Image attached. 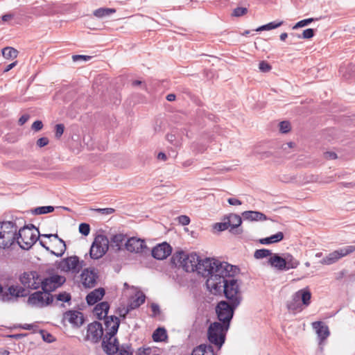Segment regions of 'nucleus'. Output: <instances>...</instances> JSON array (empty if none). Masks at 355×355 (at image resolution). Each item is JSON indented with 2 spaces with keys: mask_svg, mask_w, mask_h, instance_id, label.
Here are the masks:
<instances>
[{
  "mask_svg": "<svg viewBox=\"0 0 355 355\" xmlns=\"http://www.w3.org/2000/svg\"><path fill=\"white\" fill-rule=\"evenodd\" d=\"M109 244L110 241L106 236L97 235L90 248V257L93 259H98L103 257L109 249Z\"/></svg>",
  "mask_w": 355,
  "mask_h": 355,
  "instance_id": "nucleus-8",
  "label": "nucleus"
},
{
  "mask_svg": "<svg viewBox=\"0 0 355 355\" xmlns=\"http://www.w3.org/2000/svg\"><path fill=\"white\" fill-rule=\"evenodd\" d=\"M54 207L52 206H43L35 209L33 213L37 215L45 214L53 211Z\"/></svg>",
  "mask_w": 355,
  "mask_h": 355,
  "instance_id": "nucleus-42",
  "label": "nucleus"
},
{
  "mask_svg": "<svg viewBox=\"0 0 355 355\" xmlns=\"http://www.w3.org/2000/svg\"><path fill=\"white\" fill-rule=\"evenodd\" d=\"M221 293H223L225 297L230 303H233L234 306H238L242 301V294L240 288V284L234 276L227 279L221 285Z\"/></svg>",
  "mask_w": 355,
  "mask_h": 355,
  "instance_id": "nucleus-2",
  "label": "nucleus"
},
{
  "mask_svg": "<svg viewBox=\"0 0 355 355\" xmlns=\"http://www.w3.org/2000/svg\"><path fill=\"white\" fill-rule=\"evenodd\" d=\"M315 20H317V19H314V18H308V19H302V20L298 21L297 23H296L295 25L293 27V29H297V28H299L301 27L308 26L311 22H313Z\"/></svg>",
  "mask_w": 355,
  "mask_h": 355,
  "instance_id": "nucleus-43",
  "label": "nucleus"
},
{
  "mask_svg": "<svg viewBox=\"0 0 355 355\" xmlns=\"http://www.w3.org/2000/svg\"><path fill=\"white\" fill-rule=\"evenodd\" d=\"M237 306H234L233 303L226 301H220L216 307L217 317L220 323L230 327V322L233 318L234 312Z\"/></svg>",
  "mask_w": 355,
  "mask_h": 355,
  "instance_id": "nucleus-9",
  "label": "nucleus"
},
{
  "mask_svg": "<svg viewBox=\"0 0 355 355\" xmlns=\"http://www.w3.org/2000/svg\"><path fill=\"white\" fill-rule=\"evenodd\" d=\"M167 338V333L164 327L157 328L153 334V339L155 342H162Z\"/></svg>",
  "mask_w": 355,
  "mask_h": 355,
  "instance_id": "nucleus-35",
  "label": "nucleus"
},
{
  "mask_svg": "<svg viewBox=\"0 0 355 355\" xmlns=\"http://www.w3.org/2000/svg\"><path fill=\"white\" fill-rule=\"evenodd\" d=\"M2 54L6 59L15 58L17 56L18 51L12 47H6L2 49Z\"/></svg>",
  "mask_w": 355,
  "mask_h": 355,
  "instance_id": "nucleus-40",
  "label": "nucleus"
},
{
  "mask_svg": "<svg viewBox=\"0 0 355 355\" xmlns=\"http://www.w3.org/2000/svg\"><path fill=\"white\" fill-rule=\"evenodd\" d=\"M283 23H284L283 21H272L267 24L259 26V28H257L256 29V31L259 32V31H270L272 29H275V28H277L281 26L283 24Z\"/></svg>",
  "mask_w": 355,
  "mask_h": 355,
  "instance_id": "nucleus-38",
  "label": "nucleus"
},
{
  "mask_svg": "<svg viewBox=\"0 0 355 355\" xmlns=\"http://www.w3.org/2000/svg\"><path fill=\"white\" fill-rule=\"evenodd\" d=\"M171 251V245L166 243H163L153 248L152 256L156 259L162 260L169 256Z\"/></svg>",
  "mask_w": 355,
  "mask_h": 355,
  "instance_id": "nucleus-21",
  "label": "nucleus"
},
{
  "mask_svg": "<svg viewBox=\"0 0 355 355\" xmlns=\"http://www.w3.org/2000/svg\"><path fill=\"white\" fill-rule=\"evenodd\" d=\"M178 221L182 225H187L190 223V218L186 215H181L178 217Z\"/></svg>",
  "mask_w": 355,
  "mask_h": 355,
  "instance_id": "nucleus-56",
  "label": "nucleus"
},
{
  "mask_svg": "<svg viewBox=\"0 0 355 355\" xmlns=\"http://www.w3.org/2000/svg\"><path fill=\"white\" fill-rule=\"evenodd\" d=\"M146 300L145 295L141 292H138L136 294V297L133 298L128 305L127 306V309L125 311L123 314H120V316L123 317V318H125V315L132 310L135 309L138 307H139L142 304L144 303Z\"/></svg>",
  "mask_w": 355,
  "mask_h": 355,
  "instance_id": "nucleus-24",
  "label": "nucleus"
},
{
  "mask_svg": "<svg viewBox=\"0 0 355 355\" xmlns=\"http://www.w3.org/2000/svg\"><path fill=\"white\" fill-rule=\"evenodd\" d=\"M224 220L228 223L230 227H231L230 231L232 230L239 227L242 223L241 217L236 214H230V215L224 217Z\"/></svg>",
  "mask_w": 355,
  "mask_h": 355,
  "instance_id": "nucleus-32",
  "label": "nucleus"
},
{
  "mask_svg": "<svg viewBox=\"0 0 355 355\" xmlns=\"http://www.w3.org/2000/svg\"><path fill=\"white\" fill-rule=\"evenodd\" d=\"M49 144V139L47 137H41L37 141V145L42 148Z\"/></svg>",
  "mask_w": 355,
  "mask_h": 355,
  "instance_id": "nucleus-57",
  "label": "nucleus"
},
{
  "mask_svg": "<svg viewBox=\"0 0 355 355\" xmlns=\"http://www.w3.org/2000/svg\"><path fill=\"white\" fill-rule=\"evenodd\" d=\"M53 301V297L51 293L44 291H36L31 294L28 298V304L35 307H44L49 305Z\"/></svg>",
  "mask_w": 355,
  "mask_h": 355,
  "instance_id": "nucleus-11",
  "label": "nucleus"
},
{
  "mask_svg": "<svg viewBox=\"0 0 355 355\" xmlns=\"http://www.w3.org/2000/svg\"><path fill=\"white\" fill-rule=\"evenodd\" d=\"M110 309V305L107 302H102L98 304L94 309V315L98 320L105 318Z\"/></svg>",
  "mask_w": 355,
  "mask_h": 355,
  "instance_id": "nucleus-29",
  "label": "nucleus"
},
{
  "mask_svg": "<svg viewBox=\"0 0 355 355\" xmlns=\"http://www.w3.org/2000/svg\"><path fill=\"white\" fill-rule=\"evenodd\" d=\"M24 291V289L21 287L12 285L6 291L2 292L1 300L4 302L10 301L13 297H19Z\"/></svg>",
  "mask_w": 355,
  "mask_h": 355,
  "instance_id": "nucleus-25",
  "label": "nucleus"
},
{
  "mask_svg": "<svg viewBox=\"0 0 355 355\" xmlns=\"http://www.w3.org/2000/svg\"><path fill=\"white\" fill-rule=\"evenodd\" d=\"M40 334L42 336V338L44 341H46L47 343H52L54 340L53 336L51 334H49L44 330H40Z\"/></svg>",
  "mask_w": 355,
  "mask_h": 355,
  "instance_id": "nucleus-52",
  "label": "nucleus"
},
{
  "mask_svg": "<svg viewBox=\"0 0 355 355\" xmlns=\"http://www.w3.org/2000/svg\"><path fill=\"white\" fill-rule=\"evenodd\" d=\"M217 261L214 259L205 258L200 259L199 258V264H198L196 272L200 274L204 277H208L211 274L213 268L215 263H217Z\"/></svg>",
  "mask_w": 355,
  "mask_h": 355,
  "instance_id": "nucleus-17",
  "label": "nucleus"
},
{
  "mask_svg": "<svg viewBox=\"0 0 355 355\" xmlns=\"http://www.w3.org/2000/svg\"><path fill=\"white\" fill-rule=\"evenodd\" d=\"M151 310L155 314H157L159 313V306L157 304H151Z\"/></svg>",
  "mask_w": 355,
  "mask_h": 355,
  "instance_id": "nucleus-64",
  "label": "nucleus"
},
{
  "mask_svg": "<svg viewBox=\"0 0 355 355\" xmlns=\"http://www.w3.org/2000/svg\"><path fill=\"white\" fill-rule=\"evenodd\" d=\"M228 325L220 322L211 323L207 330V338L211 344L220 349L225 341L226 334L229 329Z\"/></svg>",
  "mask_w": 355,
  "mask_h": 355,
  "instance_id": "nucleus-4",
  "label": "nucleus"
},
{
  "mask_svg": "<svg viewBox=\"0 0 355 355\" xmlns=\"http://www.w3.org/2000/svg\"><path fill=\"white\" fill-rule=\"evenodd\" d=\"M127 236L123 234H117L112 235L110 238V243L112 248L116 251H119L122 247L125 246V243L127 241Z\"/></svg>",
  "mask_w": 355,
  "mask_h": 355,
  "instance_id": "nucleus-26",
  "label": "nucleus"
},
{
  "mask_svg": "<svg viewBox=\"0 0 355 355\" xmlns=\"http://www.w3.org/2000/svg\"><path fill=\"white\" fill-rule=\"evenodd\" d=\"M103 328L99 322H94L88 324L86 339L94 343H98L103 338Z\"/></svg>",
  "mask_w": 355,
  "mask_h": 355,
  "instance_id": "nucleus-15",
  "label": "nucleus"
},
{
  "mask_svg": "<svg viewBox=\"0 0 355 355\" xmlns=\"http://www.w3.org/2000/svg\"><path fill=\"white\" fill-rule=\"evenodd\" d=\"M355 71V66L349 64L347 67L341 66L340 67V73L345 78L349 79L351 76V73Z\"/></svg>",
  "mask_w": 355,
  "mask_h": 355,
  "instance_id": "nucleus-37",
  "label": "nucleus"
},
{
  "mask_svg": "<svg viewBox=\"0 0 355 355\" xmlns=\"http://www.w3.org/2000/svg\"><path fill=\"white\" fill-rule=\"evenodd\" d=\"M227 202L231 205H241L242 204V202L240 200L234 198H228Z\"/></svg>",
  "mask_w": 355,
  "mask_h": 355,
  "instance_id": "nucleus-61",
  "label": "nucleus"
},
{
  "mask_svg": "<svg viewBox=\"0 0 355 355\" xmlns=\"http://www.w3.org/2000/svg\"><path fill=\"white\" fill-rule=\"evenodd\" d=\"M63 318L76 327H80L84 322L83 315L78 311H68L64 313Z\"/></svg>",
  "mask_w": 355,
  "mask_h": 355,
  "instance_id": "nucleus-22",
  "label": "nucleus"
},
{
  "mask_svg": "<svg viewBox=\"0 0 355 355\" xmlns=\"http://www.w3.org/2000/svg\"><path fill=\"white\" fill-rule=\"evenodd\" d=\"M291 130V124L288 121H284L279 123V130L282 133H287Z\"/></svg>",
  "mask_w": 355,
  "mask_h": 355,
  "instance_id": "nucleus-47",
  "label": "nucleus"
},
{
  "mask_svg": "<svg viewBox=\"0 0 355 355\" xmlns=\"http://www.w3.org/2000/svg\"><path fill=\"white\" fill-rule=\"evenodd\" d=\"M64 130V126L63 124L60 123L57 124L55 125V137L57 139L60 138V137L62 135Z\"/></svg>",
  "mask_w": 355,
  "mask_h": 355,
  "instance_id": "nucleus-51",
  "label": "nucleus"
},
{
  "mask_svg": "<svg viewBox=\"0 0 355 355\" xmlns=\"http://www.w3.org/2000/svg\"><path fill=\"white\" fill-rule=\"evenodd\" d=\"M145 247V243L140 239L132 237L128 239L125 243V249L131 252L139 253Z\"/></svg>",
  "mask_w": 355,
  "mask_h": 355,
  "instance_id": "nucleus-23",
  "label": "nucleus"
},
{
  "mask_svg": "<svg viewBox=\"0 0 355 355\" xmlns=\"http://www.w3.org/2000/svg\"><path fill=\"white\" fill-rule=\"evenodd\" d=\"M84 265V261H80L79 257L74 255L62 259L58 262L57 267L61 271L78 274Z\"/></svg>",
  "mask_w": 355,
  "mask_h": 355,
  "instance_id": "nucleus-10",
  "label": "nucleus"
},
{
  "mask_svg": "<svg viewBox=\"0 0 355 355\" xmlns=\"http://www.w3.org/2000/svg\"><path fill=\"white\" fill-rule=\"evenodd\" d=\"M79 232L84 236H87L90 232L89 225L87 223H81L79 225Z\"/></svg>",
  "mask_w": 355,
  "mask_h": 355,
  "instance_id": "nucleus-48",
  "label": "nucleus"
},
{
  "mask_svg": "<svg viewBox=\"0 0 355 355\" xmlns=\"http://www.w3.org/2000/svg\"><path fill=\"white\" fill-rule=\"evenodd\" d=\"M268 263L274 268L284 271L286 270V261L284 257H281L278 254H272L268 259Z\"/></svg>",
  "mask_w": 355,
  "mask_h": 355,
  "instance_id": "nucleus-27",
  "label": "nucleus"
},
{
  "mask_svg": "<svg viewBox=\"0 0 355 355\" xmlns=\"http://www.w3.org/2000/svg\"><path fill=\"white\" fill-rule=\"evenodd\" d=\"M95 211L103 215H110L113 214L115 210L113 208H98L96 209Z\"/></svg>",
  "mask_w": 355,
  "mask_h": 355,
  "instance_id": "nucleus-55",
  "label": "nucleus"
},
{
  "mask_svg": "<svg viewBox=\"0 0 355 355\" xmlns=\"http://www.w3.org/2000/svg\"><path fill=\"white\" fill-rule=\"evenodd\" d=\"M101 347L107 355H114L119 349V343L116 338L110 335H104L102 338Z\"/></svg>",
  "mask_w": 355,
  "mask_h": 355,
  "instance_id": "nucleus-16",
  "label": "nucleus"
},
{
  "mask_svg": "<svg viewBox=\"0 0 355 355\" xmlns=\"http://www.w3.org/2000/svg\"><path fill=\"white\" fill-rule=\"evenodd\" d=\"M286 261V270L296 268L300 265V261L289 253L284 254Z\"/></svg>",
  "mask_w": 355,
  "mask_h": 355,
  "instance_id": "nucleus-34",
  "label": "nucleus"
},
{
  "mask_svg": "<svg viewBox=\"0 0 355 355\" xmlns=\"http://www.w3.org/2000/svg\"><path fill=\"white\" fill-rule=\"evenodd\" d=\"M248 12L246 8L238 7L233 11V15L235 17H241L244 15Z\"/></svg>",
  "mask_w": 355,
  "mask_h": 355,
  "instance_id": "nucleus-54",
  "label": "nucleus"
},
{
  "mask_svg": "<svg viewBox=\"0 0 355 355\" xmlns=\"http://www.w3.org/2000/svg\"><path fill=\"white\" fill-rule=\"evenodd\" d=\"M311 293L308 288L301 289L295 293L288 302L287 308L290 311L300 312L302 306H308L311 303Z\"/></svg>",
  "mask_w": 355,
  "mask_h": 355,
  "instance_id": "nucleus-7",
  "label": "nucleus"
},
{
  "mask_svg": "<svg viewBox=\"0 0 355 355\" xmlns=\"http://www.w3.org/2000/svg\"><path fill=\"white\" fill-rule=\"evenodd\" d=\"M90 58H91V56L83 55H73V57H72V59L73 61H77L79 60L87 61V60H90Z\"/></svg>",
  "mask_w": 355,
  "mask_h": 355,
  "instance_id": "nucleus-60",
  "label": "nucleus"
},
{
  "mask_svg": "<svg viewBox=\"0 0 355 355\" xmlns=\"http://www.w3.org/2000/svg\"><path fill=\"white\" fill-rule=\"evenodd\" d=\"M51 237H54L59 241L60 248L58 252H55L54 251H51V253L58 257H62L67 249L65 242L62 239H60L57 234H52Z\"/></svg>",
  "mask_w": 355,
  "mask_h": 355,
  "instance_id": "nucleus-39",
  "label": "nucleus"
},
{
  "mask_svg": "<svg viewBox=\"0 0 355 355\" xmlns=\"http://www.w3.org/2000/svg\"><path fill=\"white\" fill-rule=\"evenodd\" d=\"M272 253L270 250L268 249H259L257 250L254 253V257L257 259L266 258L268 256H272Z\"/></svg>",
  "mask_w": 355,
  "mask_h": 355,
  "instance_id": "nucleus-41",
  "label": "nucleus"
},
{
  "mask_svg": "<svg viewBox=\"0 0 355 355\" xmlns=\"http://www.w3.org/2000/svg\"><path fill=\"white\" fill-rule=\"evenodd\" d=\"M315 32L313 28H307L304 30L302 34V35H299L297 36L298 38H304V39H311L314 36Z\"/></svg>",
  "mask_w": 355,
  "mask_h": 355,
  "instance_id": "nucleus-45",
  "label": "nucleus"
},
{
  "mask_svg": "<svg viewBox=\"0 0 355 355\" xmlns=\"http://www.w3.org/2000/svg\"><path fill=\"white\" fill-rule=\"evenodd\" d=\"M56 299L58 301L67 302L71 300V295L70 294L64 292L57 295Z\"/></svg>",
  "mask_w": 355,
  "mask_h": 355,
  "instance_id": "nucleus-50",
  "label": "nucleus"
},
{
  "mask_svg": "<svg viewBox=\"0 0 355 355\" xmlns=\"http://www.w3.org/2000/svg\"><path fill=\"white\" fill-rule=\"evenodd\" d=\"M30 116L28 114H23L19 119V124L22 125H24Z\"/></svg>",
  "mask_w": 355,
  "mask_h": 355,
  "instance_id": "nucleus-62",
  "label": "nucleus"
},
{
  "mask_svg": "<svg viewBox=\"0 0 355 355\" xmlns=\"http://www.w3.org/2000/svg\"><path fill=\"white\" fill-rule=\"evenodd\" d=\"M166 139L170 144H173L175 146H180V140L177 139L176 136L174 134H168L166 135Z\"/></svg>",
  "mask_w": 355,
  "mask_h": 355,
  "instance_id": "nucleus-46",
  "label": "nucleus"
},
{
  "mask_svg": "<svg viewBox=\"0 0 355 355\" xmlns=\"http://www.w3.org/2000/svg\"><path fill=\"white\" fill-rule=\"evenodd\" d=\"M191 355H214V353L211 345L201 344L193 349Z\"/></svg>",
  "mask_w": 355,
  "mask_h": 355,
  "instance_id": "nucleus-31",
  "label": "nucleus"
},
{
  "mask_svg": "<svg viewBox=\"0 0 355 355\" xmlns=\"http://www.w3.org/2000/svg\"><path fill=\"white\" fill-rule=\"evenodd\" d=\"M284 239V234L282 232H279L275 234H273L269 237L261 239L259 240V243L263 245H268L270 243L281 241Z\"/></svg>",
  "mask_w": 355,
  "mask_h": 355,
  "instance_id": "nucleus-33",
  "label": "nucleus"
},
{
  "mask_svg": "<svg viewBox=\"0 0 355 355\" xmlns=\"http://www.w3.org/2000/svg\"><path fill=\"white\" fill-rule=\"evenodd\" d=\"M118 352L119 355H132L131 347L128 345H122Z\"/></svg>",
  "mask_w": 355,
  "mask_h": 355,
  "instance_id": "nucleus-49",
  "label": "nucleus"
},
{
  "mask_svg": "<svg viewBox=\"0 0 355 355\" xmlns=\"http://www.w3.org/2000/svg\"><path fill=\"white\" fill-rule=\"evenodd\" d=\"M242 216L244 220L249 221H263L267 219L264 214L256 211H245L242 213Z\"/></svg>",
  "mask_w": 355,
  "mask_h": 355,
  "instance_id": "nucleus-30",
  "label": "nucleus"
},
{
  "mask_svg": "<svg viewBox=\"0 0 355 355\" xmlns=\"http://www.w3.org/2000/svg\"><path fill=\"white\" fill-rule=\"evenodd\" d=\"M312 327L318 336L319 345H322L330 334L328 326L322 321H316L312 323Z\"/></svg>",
  "mask_w": 355,
  "mask_h": 355,
  "instance_id": "nucleus-18",
  "label": "nucleus"
},
{
  "mask_svg": "<svg viewBox=\"0 0 355 355\" xmlns=\"http://www.w3.org/2000/svg\"><path fill=\"white\" fill-rule=\"evenodd\" d=\"M97 273L94 269L86 268L81 273V280L85 288H93L96 284Z\"/></svg>",
  "mask_w": 355,
  "mask_h": 355,
  "instance_id": "nucleus-19",
  "label": "nucleus"
},
{
  "mask_svg": "<svg viewBox=\"0 0 355 355\" xmlns=\"http://www.w3.org/2000/svg\"><path fill=\"white\" fill-rule=\"evenodd\" d=\"M354 251L355 245L345 246L329 253L320 261V263L323 265H331Z\"/></svg>",
  "mask_w": 355,
  "mask_h": 355,
  "instance_id": "nucleus-12",
  "label": "nucleus"
},
{
  "mask_svg": "<svg viewBox=\"0 0 355 355\" xmlns=\"http://www.w3.org/2000/svg\"><path fill=\"white\" fill-rule=\"evenodd\" d=\"M193 164V160L192 159H187L181 163V166L183 168H187L191 166Z\"/></svg>",
  "mask_w": 355,
  "mask_h": 355,
  "instance_id": "nucleus-63",
  "label": "nucleus"
},
{
  "mask_svg": "<svg viewBox=\"0 0 355 355\" xmlns=\"http://www.w3.org/2000/svg\"><path fill=\"white\" fill-rule=\"evenodd\" d=\"M324 157L327 159H336L337 155L334 152L327 151L324 153Z\"/></svg>",
  "mask_w": 355,
  "mask_h": 355,
  "instance_id": "nucleus-59",
  "label": "nucleus"
},
{
  "mask_svg": "<svg viewBox=\"0 0 355 355\" xmlns=\"http://www.w3.org/2000/svg\"><path fill=\"white\" fill-rule=\"evenodd\" d=\"M65 280L64 277L54 275L44 279L41 278L40 286L44 293H51V292L61 286L64 283Z\"/></svg>",
  "mask_w": 355,
  "mask_h": 355,
  "instance_id": "nucleus-13",
  "label": "nucleus"
},
{
  "mask_svg": "<svg viewBox=\"0 0 355 355\" xmlns=\"http://www.w3.org/2000/svg\"><path fill=\"white\" fill-rule=\"evenodd\" d=\"M116 12L114 8H100L94 11L93 14L98 18H103Z\"/></svg>",
  "mask_w": 355,
  "mask_h": 355,
  "instance_id": "nucleus-36",
  "label": "nucleus"
},
{
  "mask_svg": "<svg viewBox=\"0 0 355 355\" xmlns=\"http://www.w3.org/2000/svg\"><path fill=\"white\" fill-rule=\"evenodd\" d=\"M120 324L119 318L114 315L106 317L105 318V335H110L114 336Z\"/></svg>",
  "mask_w": 355,
  "mask_h": 355,
  "instance_id": "nucleus-20",
  "label": "nucleus"
},
{
  "mask_svg": "<svg viewBox=\"0 0 355 355\" xmlns=\"http://www.w3.org/2000/svg\"><path fill=\"white\" fill-rule=\"evenodd\" d=\"M259 69L262 72H268L271 69V66L266 61H261L259 64Z\"/></svg>",
  "mask_w": 355,
  "mask_h": 355,
  "instance_id": "nucleus-53",
  "label": "nucleus"
},
{
  "mask_svg": "<svg viewBox=\"0 0 355 355\" xmlns=\"http://www.w3.org/2000/svg\"><path fill=\"white\" fill-rule=\"evenodd\" d=\"M21 284L30 289H37L40 287L41 277L36 271L24 272L19 277Z\"/></svg>",
  "mask_w": 355,
  "mask_h": 355,
  "instance_id": "nucleus-14",
  "label": "nucleus"
},
{
  "mask_svg": "<svg viewBox=\"0 0 355 355\" xmlns=\"http://www.w3.org/2000/svg\"><path fill=\"white\" fill-rule=\"evenodd\" d=\"M32 129L35 131H39L43 128V123L41 121H35L32 124Z\"/></svg>",
  "mask_w": 355,
  "mask_h": 355,
  "instance_id": "nucleus-58",
  "label": "nucleus"
},
{
  "mask_svg": "<svg viewBox=\"0 0 355 355\" xmlns=\"http://www.w3.org/2000/svg\"><path fill=\"white\" fill-rule=\"evenodd\" d=\"M25 226L17 232L16 242L24 250H28L38 240L39 231L33 225Z\"/></svg>",
  "mask_w": 355,
  "mask_h": 355,
  "instance_id": "nucleus-5",
  "label": "nucleus"
},
{
  "mask_svg": "<svg viewBox=\"0 0 355 355\" xmlns=\"http://www.w3.org/2000/svg\"><path fill=\"white\" fill-rule=\"evenodd\" d=\"M239 271L236 266H232L227 262L217 261L214 267L206 281V286L208 290L214 295L221 294V284L227 279L234 276Z\"/></svg>",
  "mask_w": 355,
  "mask_h": 355,
  "instance_id": "nucleus-1",
  "label": "nucleus"
},
{
  "mask_svg": "<svg viewBox=\"0 0 355 355\" xmlns=\"http://www.w3.org/2000/svg\"><path fill=\"white\" fill-rule=\"evenodd\" d=\"M17 226L12 221H4L0 225V248L11 246L17 238Z\"/></svg>",
  "mask_w": 355,
  "mask_h": 355,
  "instance_id": "nucleus-6",
  "label": "nucleus"
},
{
  "mask_svg": "<svg viewBox=\"0 0 355 355\" xmlns=\"http://www.w3.org/2000/svg\"><path fill=\"white\" fill-rule=\"evenodd\" d=\"M199 257L196 252L187 254L180 251L174 254L172 259L175 265H178L186 272H194L199 264Z\"/></svg>",
  "mask_w": 355,
  "mask_h": 355,
  "instance_id": "nucleus-3",
  "label": "nucleus"
},
{
  "mask_svg": "<svg viewBox=\"0 0 355 355\" xmlns=\"http://www.w3.org/2000/svg\"><path fill=\"white\" fill-rule=\"evenodd\" d=\"M105 295V290L103 288L94 289L86 297V301L89 305H94L100 301Z\"/></svg>",
  "mask_w": 355,
  "mask_h": 355,
  "instance_id": "nucleus-28",
  "label": "nucleus"
},
{
  "mask_svg": "<svg viewBox=\"0 0 355 355\" xmlns=\"http://www.w3.org/2000/svg\"><path fill=\"white\" fill-rule=\"evenodd\" d=\"M228 224L229 223L223 219V222L215 223L214 228L218 232H222L227 230L230 227Z\"/></svg>",
  "mask_w": 355,
  "mask_h": 355,
  "instance_id": "nucleus-44",
  "label": "nucleus"
}]
</instances>
